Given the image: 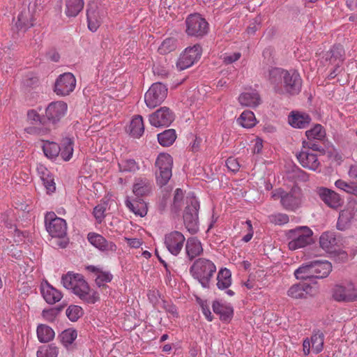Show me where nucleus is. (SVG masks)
<instances>
[{
  "label": "nucleus",
  "instance_id": "obj_3",
  "mask_svg": "<svg viewBox=\"0 0 357 357\" xmlns=\"http://www.w3.org/2000/svg\"><path fill=\"white\" fill-rule=\"evenodd\" d=\"M173 159L168 153H160L155 161V172L157 183L163 186L165 185L172 176Z\"/></svg>",
  "mask_w": 357,
  "mask_h": 357
},
{
  "label": "nucleus",
  "instance_id": "obj_30",
  "mask_svg": "<svg viewBox=\"0 0 357 357\" xmlns=\"http://www.w3.org/2000/svg\"><path fill=\"white\" fill-rule=\"evenodd\" d=\"M102 14L96 7L90 6L87 10L88 27L90 31L95 32L101 24Z\"/></svg>",
  "mask_w": 357,
  "mask_h": 357
},
{
  "label": "nucleus",
  "instance_id": "obj_4",
  "mask_svg": "<svg viewBox=\"0 0 357 357\" xmlns=\"http://www.w3.org/2000/svg\"><path fill=\"white\" fill-rule=\"evenodd\" d=\"M185 32L189 36L202 38L208 31V22L198 13L188 15L185 20Z\"/></svg>",
  "mask_w": 357,
  "mask_h": 357
},
{
  "label": "nucleus",
  "instance_id": "obj_24",
  "mask_svg": "<svg viewBox=\"0 0 357 357\" xmlns=\"http://www.w3.org/2000/svg\"><path fill=\"white\" fill-rule=\"evenodd\" d=\"M238 102L244 107H256L260 104L261 99L256 90L249 89L240 94Z\"/></svg>",
  "mask_w": 357,
  "mask_h": 357
},
{
  "label": "nucleus",
  "instance_id": "obj_27",
  "mask_svg": "<svg viewBox=\"0 0 357 357\" xmlns=\"http://www.w3.org/2000/svg\"><path fill=\"white\" fill-rule=\"evenodd\" d=\"M285 70L280 68H271L268 71V79L278 93H283L282 84L286 73Z\"/></svg>",
  "mask_w": 357,
  "mask_h": 357
},
{
  "label": "nucleus",
  "instance_id": "obj_2",
  "mask_svg": "<svg viewBox=\"0 0 357 357\" xmlns=\"http://www.w3.org/2000/svg\"><path fill=\"white\" fill-rule=\"evenodd\" d=\"M313 232L307 226H300L287 233L288 248L291 250L303 248L312 242Z\"/></svg>",
  "mask_w": 357,
  "mask_h": 357
},
{
  "label": "nucleus",
  "instance_id": "obj_53",
  "mask_svg": "<svg viewBox=\"0 0 357 357\" xmlns=\"http://www.w3.org/2000/svg\"><path fill=\"white\" fill-rule=\"evenodd\" d=\"M270 221L278 225H283L287 224L289 220V216L285 213H278L273 214L269 217Z\"/></svg>",
  "mask_w": 357,
  "mask_h": 357
},
{
  "label": "nucleus",
  "instance_id": "obj_45",
  "mask_svg": "<svg viewBox=\"0 0 357 357\" xmlns=\"http://www.w3.org/2000/svg\"><path fill=\"white\" fill-rule=\"evenodd\" d=\"M77 337V331L73 328H68L64 330L60 335L59 337L62 344L66 348L73 343Z\"/></svg>",
  "mask_w": 357,
  "mask_h": 357
},
{
  "label": "nucleus",
  "instance_id": "obj_8",
  "mask_svg": "<svg viewBox=\"0 0 357 357\" xmlns=\"http://www.w3.org/2000/svg\"><path fill=\"white\" fill-rule=\"evenodd\" d=\"M202 48L199 45L188 47L180 55L176 63L179 70H183L194 65L201 57Z\"/></svg>",
  "mask_w": 357,
  "mask_h": 357
},
{
  "label": "nucleus",
  "instance_id": "obj_62",
  "mask_svg": "<svg viewBox=\"0 0 357 357\" xmlns=\"http://www.w3.org/2000/svg\"><path fill=\"white\" fill-rule=\"evenodd\" d=\"M303 148L307 149V150H310L312 153L315 151H320L321 146L317 144L316 142H314L313 140L304 141L303 142Z\"/></svg>",
  "mask_w": 357,
  "mask_h": 357
},
{
  "label": "nucleus",
  "instance_id": "obj_39",
  "mask_svg": "<svg viewBox=\"0 0 357 357\" xmlns=\"http://www.w3.org/2000/svg\"><path fill=\"white\" fill-rule=\"evenodd\" d=\"M308 140L322 141L326 137V131L320 124H316L313 128L305 132Z\"/></svg>",
  "mask_w": 357,
  "mask_h": 357
},
{
  "label": "nucleus",
  "instance_id": "obj_14",
  "mask_svg": "<svg viewBox=\"0 0 357 357\" xmlns=\"http://www.w3.org/2000/svg\"><path fill=\"white\" fill-rule=\"evenodd\" d=\"M303 202V193L298 186H294L289 192H285L282 197L281 205L284 209L295 211L299 208Z\"/></svg>",
  "mask_w": 357,
  "mask_h": 357
},
{
  "label": "nucleus",
  "instance_id": "obj_29",
  "mask_svg": "<svg viewBox=\"0 0 357 357\" xmlns=\"http://www.w3.org/2000/svg\"><path fill=\"white\" fill-rule=\"evenodd\" d=\"M151 183L147 178H137L135 180L132 187L133 193L137 197L149 195L151 191Z\"/></svg>",
  "mask_w": 357,
  "mask_h": 357
},
{
  "label": "nucleus",
  "instance_id": "obj_25",
  "mask_svg": "<svg viewBox=\"0 0 357 357\" xmlns=\"http://www.w3.org/2000/svg\"><path fill=\"white\" fill-rule=\"evenodd\" d=\"M310 121L311 118L309 115L298 112H291L288 117L289 125L295 128H305L310 124Z\"/></svg>",
  "mask_w": 357,
  "mask_h": 357
},
{
  "label": "nucleus",
  "instance_id": "obj_43",
  "mask_svg": "<svg viewBox=\"0 0 357 357\" xmlns=\"http://www.w3.org/2000/svg\"><path fill=\"white\" fill-rule=\"evenodd\" d=\"M61 151L59 154L65 160H69L73 154V141L70 138H65L61 143Z\"/></svg>",
  "mask_w": 357,
  "mask_h": 357
},
{
  "label": "nucleus",
  "instance_id": "obj_57",
  "mask_svg": "<svg viewBox=\"0 0 357 357\" xmlns=\"http://www.w3.org/2000/svg\"><path fill=\"white\" fill-rule=\"evenodd\" d=\"M241 54L240 52L225 54L223 55V61L226 64H230L238 61L241 58Z\"/></svg>",
  "mask_w": 357,
  "mask_h": 357
},
{
  "label": "nucleus",
  "instance_id": "obj_48",
  "mask_svg": "<svg viewBox=\"0 0 357 357\" xmlns=\"http://www.w3.org/2000/svg\"><path fill=\"white\" fill-rule=\"evenodd\" d=\"M121 172H135L139 169L137 162L134 159H126L119 163Z\"/></svg>",
  "mask_w": 357,
  "mask_h": 357
},
{
  "label": "nucleus",
  "instance_id": "obj_10",
  "mask_svg": "<svg viewBox=\"0 0 357 357\" xmlns=\"http://www.w3.org/2000/svg\"><path fill=\"white\" fill-rule=\"evenodd\" d=\"M77 277L78 282L72 292L87 303L93 304L96 303L100 298L98 293L90 288L82 275Z\"/></svg>",
  "mask_w": 357,
  "mask_h": 357
},
{
  "label": "nucleus",
  "instance_id": "obj_40",
  "mask_svg": "<svg viewBox=\"0 0 357 357\" xmlns=\"http://www.w3.org/2000/svg\"><path fill=\"white\" fill-rule=\"evenodd\" d=\"M294 275L298 280H310L314 278L311 262L303 264L294 271Z\"/></svg>",
  "mask_w": 357,
  "mask_h": 357
},
{
  "label": "nucleus",
  "instance_id": "obj_38",
  "mask_svg": "<svg viewBox=\"0 0 357 357\" xmlns=\"http://www.w3.org/2000/svg\"><path fill=\"white\" fill-rule=\"evenodd\" d=\"M43 151L47 158L54 159L59 155L61 147L56 142L45 141L43 142Z\"/></svg>",
  "mask_w": 357,
  "mask_h": 357
},
{
  "label": "nucleus",
  "instance_id": "obj_37",
  "mask_svg": "<svg viewBox=\"0 0 357 357\" xmlns=\"http://www.w3.org/2000/svg\"><path fill=\"white\" fill-rule=\"evenodd\" d=\"M320 246L326 251L331 252L337 243L335 234L333 232L323 233L319 238Z\"/></svg>",
  "mask_w": 357,
  "mask_h": 357
},
{
  "label": "nucleus",
  "instance_id": "obj_9",
  "mask_svg": "<svg viewBox=\"0 0 357 357\" xmlns=\"http://www.w3.org/2000/svg\"><path fill=\"white\" fill-rule=\"evenodd\" d=\"M199 202L195 198L190 199V204L185 209L183 221L188 231L195 234L198 231V211Z\"/></svg>",
  "mask_w": 357,
  "mask_h": 357
},
{
  "label": "nucleus",
  "instance_id": "obj_59",
  "mask_svg": "<svg viewBox=\"0 0 357 357\" xmlns=\"http://www.w3.org/2000/svg\"><path fill=\"white\" fill-rule=\"evenodd\" d=\"M351 183H347L342 179H338L335 182V185L337 188L349 193L351 192Z\"/></svg>",
  "mask_w": 357,
  "mask_h": 357
},
{
  "label": "nucleus",
  "instance_id": "obj_15",
  "mask_svg": "<svg viewBox=\"0 0 357 357\" xmlns=\"http://www.w3.org/2000/svg\"><path fill=\"white\" fill-rule=\"evenodd\" d=\"M324 335L321 331L312 333L310 337H306L303 342V353L308 356L311 352L318 354L324 349Z\"/></svg>",
  "mask_w": 357,
  "mask_h": 357
},
{
  "label": "nucleus",
  "instance_id": "obj_52",
  "mask_svg": "<svg viewBox=\"0 0 357 357\" xmlns=\"http://www.w3.org/2000/svg\"><path fill=\"white\" fill-rule=\"evenodd\" d=\"M112 275L108 271H100L96 277V284L98 287H104L105 283L109 282L112 280Z\"/></svg>",
  "mask_w": 357,
  "mask_h": 357
},
{
  "label": "nucleus",
  "instance_id": "obj_31",
  "mask_svg": "<svg viewBox=\"0 0 357 357\" xmlns=\"http://www.w3.org/2000/svg\"><path fill=\"white\" fill-rule=\"evenodd\" d=\"M34 21V17L29 9H24L18 15L16 26L20 30H26L33 26Z\"/></svg>",
  "mask_w": 357,
  "mask_h": 357
},
{
  "label": "nucleus",
  "instance_id": "obj_20",
  "mask_svg": "<svg viewBox=\"0 0 357 357\" xmlns=\"http://www.w3.org/2000/svg\"><path fill=\"white\" fill-rule=\"evenodd\" d=\"M297 158L303 167L312 171H318L320 167L317 155L310 151V150H302L297 155Z\"/></svg>",
  "mask_w": 357,
  "mask_h": 357
},
{
  "label": "nucleus",
  "instance_id": "obj_16",
  "mask_svg": "<svg viewBox=\"0 0 357 357\" xmlns=\"http://www.w3.org/2000/svg\"><path fill=\"white\" fill-rule=\"evenodd\" d=\"M76 86V79L70 73L61 75L54 84V92L59 96H66L73 91Z\"/></svg>",
  "mask_w": 357,
  "mask_h": 357
},
{
  "label": "nucleus",
  "instance_id": "obj_1",
  "mask_svg": "<svg viewBox=\"0 0 357 357\" xmlns=\"http://www.w3.org/2000/svg\"><path fill=\"white\" fill-rule=\"evenodd\" d=\"M216 270V266L211 260L200 257L190 267V273L203 288L208 289Z\"/></svg>",
  "mask_w": 357,
  "mask_h": 357
},
{
  "label": "nucleus",
  "instance_id": "obj_36",
  "mask_svg": "<svg viewBox=\"0 0 357 357\" xmlns=\"http://www.w3.org/2000/svg\"><path fill=\"white\" fill-rule=\"evenodd\" d=\"M37 337L40 342H49L54 337V330L45 324H40L37 328Z\"/></svg>",
  "mask_w": 357,
  "mask_h": 357
},
{
  "label": "nucleus",
  "instance_id": "obj_18",
  "mask_svg": "<svg viewBox=\"0 0 357 357\" xmlns=\"http://www.w3.org/2000/svg\"><path fill=\"white\" fill-rule=\"evenodd\" d=\"M302 80L296 71H286L282 86L283 92L295 95L301 91Z\"/></svg>",
  "mask_w": 357,
  "mask_h": 357
},
{
  "label": "nucleus",
  "instance_id": "obj_58",
  "mask_svg": "<svg viewBox=\"0 0 357 357\" xmlns=\"http://www.w3.org/2000/svg\"><path fill=\"white\" fill-rule=\"evenodd\" d=\"M226 165L231 172H238L241 167L238 159L233 157H230L226 160Z\"/></svg>",
  "mask_w": 357,
  "mask_h": 357
},
{
  "label": "nucleus",
  "instance_id": "obj_21",
  "mask_svg": "<svg viewBox=\"0 0 357 357\" xmlns=\"http://www.w3.org/2000/svg\"><path fill=\"white\" fill-rule=\"evenodd\" d=\"M321 199L329 207L337 208L342 204L340 196L334 190L326 188H319L317 190Z\"/></svg>",
  "mask_w": 357,
  "mask_h": 357
},
{
  "label": "nucleus",
  "instance_id": "obj_60",
  "mask_svg": "<svg viewBox=\"0 0 357 357\" xmlns=\"http://www.w3.org/2000/svg\"><path fill=\"white\" fill-rule=\"evenodd\" d=\"M163 307L165 311L172 317H178L177 309L175 305L168 302H163Z\"/></svg>",
  "mask_w": 357,
  "mask_h": 357
},
{
  "label": "nucleus",
  "instance_id": "obj_64",
  "mask_svg": "<svg viewBox=\"0 0 357 357\" xmlns=\"http://www.w3.org/2000/svg\"><path fill=\"white\" fill-rule=\"evenodd\" d=\"M37 171L42 181H43L45 178H47V177L52 174L43 165L38 166Z\"/></svg>",
  "mask_w": 357,
  "mask_h": 357
},
{
  "label": "nucleus",
  "instance_id": "obj_35",
  "mask_svg": "<svg viewBox=\"0 0 357 357\" xmlns=\"http://www.w3.org/2000/svg\"><path fill=\"white\" fill-rule=\"evenodd\" d=\"M84 0H66L65 13L68 17H75L83 9Z\"/></svg>",
  "mask_w": 357,
  "mask_h": 357
},
{
  "label": "nucleus",
  "instance_id": "obj_5",
  "mask_svg": "<svg viewBox=\"0 0 357 357\" xmlns=\"http://www.w3.org/2000/svg\"><path fill=\"white\" fill-rule=\"evenodd\" d=\"M46 230L53 238H62L67 234V223L59 218L54 212H47L45 216Z\"/></svg>",
  "mask_w": 357,
  "mask_h": 357
},
{
  "label": "nucleus",
  "instance_id": "obj_26",
  "mask_svg": "<svg viewBox=\"0 0 357 357\" xmlns=\"http://www.w3.org/2000/svg\"><path fill=\"white\" fill-rule=\"evenodd\" d=\"M311 264L314 278H324L332 271V265L328 261H314Z\"/></svg>",
  "mask_w": 357,
  "mask_h": 357
},
{
  "label": "nucleus",
  "instance_id": "obj_13",
  "mask_svg": "<svg viewBox=\"0 0 357 357\" xmlns=\"http://www.w3.org/2000/svg\"><path fill=\"white\" fill-rule=\"evenodd\" d=\"M174 119V112L167 107H160L149 116L151 125L156 128L168 127Z\"/></svg>",
  "mask_w": 357,
  "mask_h": 357
},
{
  "label": "nucleus",
  "instance_id": "obj_7",
  "mask_svg": "<svg viewBox=\"0 0 357 357\" xmlns=\"http://www.w3.org/2000/svg\"><path fill=\"white\" fill-rule=\"evenodd\" d=\"M332 296L339 302L357 301V284L350 282L337 284L333 289Z\"/></svg>",
  "mask_w": 357,
  "mask_h": 357
},
{
  "label": "nucleus",
  "instance_id": "obj_46",
  "mask_svg": "<svg viewBox=\"0 0 357 357\" xmlns=\"http://www.w3.org/2000/svg\"><path fill=\"white\" fill-rule=\"evenodd\" d=\"M78 275H81V274L73 272H68L66 275H63L61 278L63 286L72 291L78 282V278H77Z\"/></svg>",
  "mask_w": 357,
  "mask_h": 357
},
{
  "label": "nucleus",
  "instance_id": "obj_12",
  "mask_svg": "<svg viewBox=\"0 0 357 357\" xmlns=\"http://www.w3.org/2000/svg\"><path fill=\"white\" fill-rule=\"evenodd\" d=\"M185 242L184 235L178 231L167 233L164 237V244L167 250L174 256H178L183 248Z\"/></svg>",
  "mask_w": 357,
  "mask_h": 357
},
{
  "label": "nucleus",
  "instance_id": "obj_54",
  "mask_svg": "<svg viewBox=\"0 0 357 357\" xmlns=\"http://www.w3.org/2000/svg\"><path fill=\"white\" fill-rule=\"evenodd\" d=\"M106 206L105 204H98L93 208V215L99 223H100L105 217Z\"/></svg>",
  "mask_w": 357,
  "mask_h": 357
},
{
  "label": "nucleus",
  "instance_id": "obj_17",
  "mask_svg": "<svg viewBox=\"0 0 357 357\" xmlns=\"http://www.w3.org/2000/svg\"><path fill=\"white\" fill-rule=\"evenodd\" d=\"M87 240L93 247L107 255L115 253L117 250L114 243L106 240L102 235L96 232H89Z\"/></svg>",
  "mask_w": 357,
  "mask_h": 357
},
{
  "label": "nucleus",
  "instance_id": "obj_33",
  "mask_svg": "<svg viewBox=\"0 0 357 357\" xmlns=\"http://www.w3.org/2000/svg\"><path fill=\"white\" fill-rule=\"evenodd\" d=\"M130 134L135 137L139 138L144 132L143 118L140 115L133 116L130 124Z\"/></svg>",
  "mask_w": 357,
  "mask_h": 357
},
{
  "label": "nucleus",
  "instance_id": "obj_23",
  "mask_svg": "<svg viewBox=\"0 0 357 357\" xmlns=\"http://www.w3.org/2000/svg\"><path fill=\"white\" fill-rule=\"evenodd\" d=\"M41 294L45 301L50 304H54L62 298V294L49 283H43L40 287Z\"/></svg>",
  "mask_w": 357,
  "mask_h": 357
},
{
  "label": "nucleus",
  "instance_id": "obj_56",
  "mask_svg": "<svg viewBox=\"0 0 357 357\" xmlns=\"http://www.w3.org/2000/svg\"><path fill=\"white\" fill-rule=\"evenodd\" d=\"M42 181L48 193L53 192L55 191L56 184L53 176L52 174L50 175L47 177V178L44 179Z\"/></svg>",
  "mask_w": 357,
  "mask_h": 357
},
{
  "label": "nucleus",
  "instance_id": "obj_19",
  "mask_svg": "<svg viewBox=\"0 0 357 357\" xmlns=\"http://www.w3.org/2000/svg\"><path fill=\"white\" fill-rule=\"evenodd\" d=\"M67 104L61 100L50 102L45 109V116L52 123L59 121L66 114Z\"/></svg>",
  "mask_w": 357,
  "mask_h": 357
},
{
  "label": "nucleus",
  "instance_id": "obj_32",
  "mask_svg": "<svg viewBox=\"0 0 357 357\" xmlns=\"http://www.w3.org/2000/svg\"><path fill=\"white\" fill-rule=\"evenodd\" d=\"M217 287L220 290L227 289L231 285V273L227 268H222L217 275Z\"/></svg>",
  "mask_w": 357,
  "mask_h": 357
},
{
  "label": "nucleus",
  "instance_id": "obj_47",
  "mask_svg": "<svg viewBox=\"0 0 357 357\" xmlns=\"http://www.w3.org/2000/svg\"><path fill=\"white\" fill-rule=\"evenodd\" d=\"M59 349L54 344L40 347L37 351V357H57Z\"/></svg>",
  "mask_w": 357,
  "mask_h": 357
},
{
  "label": "nucleus",
  "instance_id": "obj_42",
  "mask_svg": "<svg viewBox=\"0 0 357 357\" xmlns=\"http://www.w3.org/2000/svg\"><path fill=\"white\" fill-rule=\"evenodd\" d=\"M308 285L305 284H296L292 285L287 291V295L295 299L305 298Z\"/></svg>",
  "mask_w": 357,
  "mask_h": 357
},
{
  "label": "nucleus",
  "instance_id": "obj_34",
  "mask_svg": "<svg viewBox=\"0 0 357 357\" xmlns=\"http://www.w3.org/2000/svg\"><path fill=\"white\" fill-rule=\"evenodd\" d=\"M213 310L224 321L230 320L233 314V308L231 306L222 305L218 301L213 302Z\"/></svg>",
  "mask_w": 357,
  "mask_h": 357
},
{
  "label": "nucleus",
  "instance_id": "obj_51",
  "mask_svg": "<svg viewBox=\"0 0 357 357\" xmlns=\"http://www.w3.org/2000/svg\"><path fill=\"white\" fill-rule=\"evenodd\" d=\"M351 219V213L348 211H342L340 213L339 218L337 222V227L339 230H344L347 224Z\"/></svg>",
  "mask_w": 357,
  "mask_h": 357
},
{
  "label": "nucleus",
  "instance_id": "obj_11",
  "mask_svg": "<svg viewBox=\"0 0 357 357\" xmlns=\"http://www.w3.org/2000/svg\"><path fill=\"white\" fill-rule=\"evenodd\" d=\"M27 120L33 126L25 128L26 133L37 136L47 135L50 130L43 123V119L35 109H29L27 112Z\"/></svg>",
  "mask_w": 357,
  "mask_h": 357
},
{
  "label": "nucleus",
  "instance_id": "obj_50",
  "mask_svg": "<svg viewBox=\"0 0 357 357\" xmlns=\"http://www.w3.org/2000/svg\"><path fill=\"white\" fill-rule=\"evenodd\" d=\"M66 314L71 321H76L83 314V310L81 307L73 305L67 308Z\"/></svg>",
  "mask_w": 357,
  "mask_h": 357
},
{
  "label": "nucleus",
  "instance_id": "obj_49",
  "mask_svg": "<svg viewBox=\"0 0 357 357\" xmlns=\"http://www.w3.org/2000/svg\"><path fill=\"white\" fill-rule=\"evenodd\" d=\"M176 40L173 38H166L158 47L159 52L166 54L174 51L176 48Z\"/></svg>",
  "mask_w": 357,
  "mask_h": 357
},
{
  "label": "nucleus",
  "instance_id": "obj_28",
  "mask_svg": "<svg viewBox=\"0 0 357 357\" xmlns=\"http://www.w3.org/2000/svg\"><path fill=\"white\" fill-rule=\"evenodd\" d=\"M185 250L190 260H192L203 252L202 243L196 238H190L187 240Z\"/></svg>",
  "mask_w": 357,
  "mask_h": 357
},
{
  "label": "nucleus",
  "instance_id": "obj_22",
  "mask_svg": "<svg viewBox=\"0 0 357 357\" xmlns=\"http://www.w3.org/2000/svg\"><path fill=\"white\" fill-rule=\"evenodd\" d=\"M125 205L135 215L144 217L147 214L148 208L146 202L139 198H130L127 197Z\"/></svg>",
  "mask_w": 357,
  "mask_h": 357
},
{
  "label": "nucleus",
  "instance_id": "obj_55",
  "mask_svg": "<svg viewBox=\"0 0 357 357\" xmlns=\"http://www.w3.org/2000/svg\"><path fill=\"white\" fill-rule=\"evenodd\" d=\"M184 194L181 189L177 188L174 192L173 206L175 210H179L183 202Z\"/></svg>",
  "mask_w": 357,
  "mask_h": 357
},
{
  "label": "nucleus",
  "instance_id": "obj_44",
  "mask_svg": "<svg viewBox=\"0 0 357 357\" xmlns=\"http://www.w3.org/2000/svg\"><path fill=\"white\" fill-rule=\"evenodd\" d=\"M238 122L243 128H250L256 124L255 116L252 111L245 110L238 119Z\"/></svg>",
  "mask_w": 357,
  "mask_h": 357
},
{
  "label": "nucleus",
  "instance_id": "obj_61",
  "mask_svg": "<svg viewBox=\"0 0 357 357\" xmlns=\"http://www.w3.org/2000/svg\"><path fill=\"white\" fill-rule=\"evenodd\" d=\"M56 313L54 309L44 310L42 316L46 321L52 322L55 320Z\"/></svg>",
  "mask_w": 357,
  "mask_h": 357
},
{
  "label": "nucleus",
  "instance_id": "obj_6",
  "mask_svg": "<svg viewBox=\"0 0 357 357\" xmlns=\"http://www.w3.org/2000/svg\"><path fill=\"white\" fill-rule=\"evenodd\" d=\"M167 88L160 82L153 84L144 95V101L149 108H155L166 98Z\"/></svg>",
  "mask_w": 357,
  "mask_h": 357
},
{
  "label": "nucleus",
  "instance_id": "obj_41",
  "mask_svg": "<svg viewBox=\"0 0 357 357\" xmlns=\"http://www.w3.org/2000/svg\"><path fill=\"white\" fill-rule=\"evenodd\" d=\"M176 139V132L174 129L166 130L158 135V140L160 145L169 146Z\"/></svg>",
  "mask_w": 357,
  "mask_h": 357
},
{
  "label": "nucleus",
  "instance_id": "obj_63",
  "mask_svg": "<svg viewBox=\"0 0 357 357\" xmlns=\"http://www.w3.org/2000/svg\"><path fill=\"white\" fill-rule=\"evenodd\" d=\"M335 260L339 263H343L347 261L348 255L345 251L339 250L334 254Z\"/></svg>",
  "mask_w": 357,
  "mask_h": 357
}]
</instances>
